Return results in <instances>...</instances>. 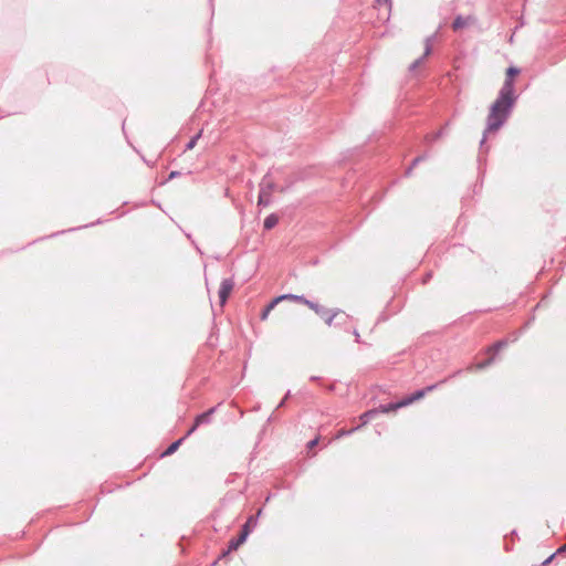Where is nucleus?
<instances>
[{
  "label": "nucleus",
  "mask_w": 566,
  "mask_h": 566,
  "mask_svg": "<svg viewBox=\"0 0 566 566\" xmlns=\"http://www.w3.org/2000/svg\"><path fill=\"white\" fill-rule=\"evenodd\" d=\"M520 70L516 67L507 69V77L505 78L497 98L493 102L490 107V112L486 118V127L483 132V138L480 143V147L483 148L486 137L489 134H495L509 119L513 106L516 101L514 94V81L513 76L518 74Z\"/></svg>",
  "instance_id": "obj_1"
},
{
  "label": "nucleus",
  "mask_w": 566,
  "mask_h": 566,
  "mask_svg": "<svg viewBox=\"0 0 566 566\" xmlns=\"http://www.w3.org/2000/svg\"><path fill=\"white\" fill-rule=\"evenodd\" d=\"M275 188V184L270 175H265L260 182V192L258 205L268 207L271 203V195Z\"/></svg>",
  "instance_id": "obj_2"
},
{
  "label": "nucleus",
  "mask_w": 566,
  "mask_h": 566,
  "mask_svg": "<svg viewBox=\"0 0 566 566\" xmlns=\"http://www.w3.org/2000/svg\"><path fill=\"white\" fill-rule=\"evenodd\" d=\"M308 308H311L312 311H314L317 315H319L321 317H323L325 319V323L328 325V326H332L334 324V319L342 315L344 316L345 318H347L348 316L342 312L340 310H328L322 305H319L318 303H315L313 302L312 304H308Z\"/></svg>",
  "instance_id": "obj_3"
},
{
  "label": "nucleus",
  "mask_w": 566,
  "mask_h": 566,
  "mask_svg": "<svg viewBox=\"0 0 566 566\" xmlns=\"http://www.w3.org/2000/svg\"><path fill=\"white\" fill-rule=\"evenodd\" d=\"M233 286H234V281L232 279H223L221 281L219 292H218L221 306H223L226 304L230 293L233 290Z\"/></svg>",
  "instance_id": "obj_4"
},
{
  "label": "nucleus",
  "mask_w": 566,
  "mask_h": 566,
  "mask_svg": "<svg viewBox=\"0 0 566 566\" xmlns=\"http://www.w3.org/2000/svg\"><path fill=\"white\" fill-rule=\"evenodd\" d=\"M437 387V385H431V386H428L427 388H423V389H420V390H417L416 392H413L412 395L403 398L402 400H400V405H410L419 399H421L422 397H424V395L431 390H433L434 388Z\"/></svg>",
  "instance_id": "obj_5"
},
{
  "label": "nucleus",
  "mask_w": 566,
  "mask_h": 566,
  "mask_svg": "<svg viewBox=\"0 0 566 566\" xmlns=\"http://www.w3.org/2000/svg\"><path fill=\"white\" fill-rule=\"evenodd\" d=\"M433 39V35L432 36H428L426 39V48H424V53L421 57L417 59L411 65H410V71H413L416 70L422 62L423 60L431 53V50H432V44H431V41Z\"/></svg>",
  "instance_id": "obj_6"
},
{
  "label": "nucleus",
  "mask_w": 566,
  "mask_h": 566,
  "mask_svg": "<svg viewBox=\"0 0 566 566\" xmlns=\"http://www.w3.org/2000/svg\"><path fill=\"white\" fill-rule=\"evenodd\" d=\"M216 407L210 408L208 411L198 415L195 419L196 426L208 424L211 422V416L214 413Z\"/></svg>",
  "instance_id": "obj_7"
},
{
  "label": "nucleus",
  "mask_w": 566,
  "mask_h": 566,
  "mask_svg": "<svg viewBox=\"0 0 566 566\" xmlns=\"http://www.w3.org/2000/svg\"><path fill=\"white\" fill-rule=\"evenodd\" d=\"M472 22V18L471 17H462V15H458L453 23H452V29L454 31H459L465 27H468L469 24H471Z\"/></svg>",
  "instance_id": "obj_8"
},
{
  "label": "nucleus",
  "mask_w": 566,
  "mask_h": 566,
  "mask_svg": "<svg viewBox=\"0 0 566 566\" xmlns=\"http://www.w3.org/2000/svg\"><path fill=\"white\" fill-rule=\"evenodd\" d=\"M245 541V534H239L238 537L230 539L227 553L237 551Z\"/></svg>",
  "instance_id": "obj_9"
},
{
  "label": "nucleus",
  "mask_w": 566,
  "mask_h": 566,
  "mask_svg": "<svg viewBox=\"0 0 566 566\" xmlns=\"http://www.w3.org/2000/svg\"><path fill=\"white\" fill-rule=\"evenodd\" d=\"M280 298L292 300L294 302L302 303V304L306 305L307 307H308V304L313 303V301L307 300L303 295L285 294V295L280 296Z\"/></svg>",
  "instance_id": "obj_10"
},
{
  "label": "nucleus",
  "mask_w": 566,
  "mask_h": 566,
  "mask_svg": "<svg viewBox=\"0 0 566 566\" xmlns=\"http://www.w3.org/2000/svg\"><path fill=\"white\" fill-rule=\"evenodd\" d=\"M279 222V217L274 213L269 214L264 220V229L271 230L273 229Z\"/></svg>",
  "instance_id": "obj_11"
},
{
  "label": "nucleus",
  "mask_w": 566,
  "mask_h": 566,
  "mask_svg": "<svg viewBox=\"0 0 566 566\" xmlns=\"http://www.w3.org/2000/svg\"><path fill=\"white\" fill-rule=\"evenodd\" d=\"M185 440V438H180L179 440L172 442L165 451L164 453L161 454V457H168V455H171L174 454L178 448L180 447V444L182 443V441Z\"/></svg>",
  "instance_id": "obj_12"
},
{
  "label": "nucleus",
  "mask_w": 566,
  "mask_h": 566,
  "mask_svg": "<svg viewBox=\"0 0 566 566\" xmlns=\"http://www.w3.org/2000/svg\"><path fill=\"white\" fill-rule=\"evenodd\" d=\"M282 301V298L276 297L274 300H272L266 306L265 308L263 310L262 314H261V319H266V317L269 316L270 312L275 307V305Z\"/></svg>",
  "instance_id": "obj_13"
},
{
  "label": "nucleus",
  "mask_w": 566,
  "mask_h": 566,
  "mask_svg": "<svg viewBox=\"0 0 566 566\" xmlns=\"http://www.w3.org/2000/svg\"><path fill=\"white\" fill-rule=\"evenodd\" d=\"M401 407H406V405H400V401L399 402H396V403H389V405H386V406H380V411L381 412H390V411H395Z\"/></svg>",
  "instance_id": "obj_14"
},
{
  "label": "nucleus",
  "mask_w": 566,
  "mask_h": 566,
  "mask_svg": "<svg viewBox=\"0 0 566 566\" xmlns=\"http://www.w3.org/2000/svg\"><path fill=\"white\" fill-rule=\"evenodd\" d=\"M377 413V410L373 409V410H368L366 412H364L361 416H360V419L363 421V423H367L368 421H370L374 416Z\"/></svg>",
  "instance_id": "obj_15"
},
{
  "label": "nucleus",
  "mask_w": 566,
  "mask_h": 566,
  "mask_svg": "<svg viewBox=\"0 0 566 566\" xmlns=\"http://www.w3.org/2000/svg\"><path fill=\"white\" fill-rule=\"evenodd\" d=\"M493 361V358H489L486 360H483L481 363H478L475 366H471L470 369H484L486 368L488 366H490Z\"/></svg>",
  "instance_id": "obj_16"
},
{
  "label": "nucleus",
  "mask_w": 566,
  "mask_h": 566,
  "mask_svg": "<svg viewBox=\"0 0 566 566\" xmlns=\"http://www.w3.org/2000/svg\"><path fill=\"white\" fill-rule=\"evenodd\" d=\"M200 136H201V132H200V133H198L196 136H193V137L188 142V144L186 145V149H187V150L192 149V148L196 146V144H197L198 139L200 138Z\"/></svg>",
  "instance_id": "obj_17"
},
{
  "label": "nucleus",
  "mask_w": 566,
  "mask_h": 566,
  "mask_svg": "<svg viewBox=\"0 0 566 566\" xmlns=\"http://www.w3.org/2000/svg\"><path fill=\"white\" fill-rule=\"evenodd\" d=\"M506 345V342L500 340L495 343L492 347H490L489 352L497 353L500 349H502Z\"/></svg>",
  "instance_id": "obj_18"
},
{
  "label": "nucleus",
  "mask_w": 566,
  "mask_h": 566,
  "mask_svg": "<svg viewBox=\"0 0 566 566\" xmlns=\"http://www.w3.org/2000/svg\"><path fill=\"white\" fill-rule=\"evenodd\" d=\"M443 134H444V130H443V129H441V130H439V132H437V133H434V134L427 135V136H426V139H427L428 142H434L436 139H438V138H439L440 136H442Z\"/></svg>",
  "instance_id": "obj_19"
},
{
  "label": "nucleus",
  "mask_w": 566,
  "mask_h": 566,
  "mask_svg": "<svg viewBox=\"0 0 566 566\" xmlns=\"http://www.w3.org/2000/svg\"><path fill=\"white\" fill-rule=\"evenodd\" d=\"M250 532H251V527H250L249 523H245L242 526L240 534H245V538H247L249 536Z\"/></svg>",
  "instance_id": "obj_20"
},
{
  "label": "nucleus",
  "mask_w": 566,
  "mask_h": 566,
  "mask_svg": "<svg viewBox=\"0 0 566 566\" xmlns=\"http://www.w3.org/2000/svg\"><path fill=\"white\" fill-rule=\"evenodd\" d=\"M423 159H424V157H423V156H419V157L415 158V159H413V161H412V166L407 170V175H409V174H410V171H411L412 167H415L418 163H420V161H421V160H423Z\"/></svg>",
  "instance_id": "obj_21"
},
{
  "label": "nucleus",
  "mask_w": 566,
  "mask_h": 566,
  "mask_svg": "<svg viewBox=\"0 0 566 566\" xmlns=\"http://www.w3.org/2000/svg\"><path fill=\"white\" fill-rule=\"evenodd\" d=\"M198 427H199V426H196V422H195V423L192 424V427H191V428H189V430L187 431V433H186V436H185L184 438H187V437H189L190 434H192V433L196 431V429H197Z\"/></svg>",
  "instance_id": "obj_22"
},
{
  "label": "nucleus",
  "mask_w": 566,
  "mask_h": 566,
  "mask_svg": "<svg viewBox=\"0 0 566 566\" xmlns=\"http://www.w3.org/2000/svg\"><path fill=\"white\" fill-rule=\"evenodd\" d=\"M245 523H249L250 527L256 524V517L250 516Z\"/></svg>",
  "instance_id": "obj_23"
},
{
  "label": "nucleus",
  "mask_w": 566,
  "mask_h": 566,
  "mask_svg": "<svg viewBox=\"0 0 566 566\" xmlns=\"http://www.w3.org/2000/svg\"><path fill=\"white\" fill-rule=\"evenodd\" d=\"M317 442H318V439H317V438H315V439L311 440V441L307 443V447H308L310 449H312V448H314V447L317 444Z\"/></svg>",
  "instance_id": "obj_24"
},
{
  "label": "nucleus",
  "mask_w": 566,
  "mask_h": 566,
  "mask_svg": "<svg viewBox=\"0 0 566 566\" xmlns=\"http://www.w3.org/2000/svg\"><path fill=\"white\" fill-rule=\"evenodd\" d=\"M354 430H355V429H352V430H349V431L342 430V431H339V433L337 434V438H340V437H343V436H345V434H348V433L353 432Z\"/></svg>",
  "instance_id": "obj_25"
},
{
  "label": "nucleus",
  "mask_w": 566,
  "mask_h": 566,
  "mask_svg": "<svg viewBox=\"0 0 566 566\" xmlns=\"http://www.w3.org/2000/svg\"><path fill=\"white\" fill-rule=\"evenodd\" d=\"M554 556H555V554L551 555L547 559H545V560L543 562V565H542V566H547V565L552 562V559L554 558Z\"/></svg>",
  "instance_id": "obj_26"
},
{
  "label": "nucleus",
  "mask_w": 566,
  "mask_h": 566,
  "mask_svg": "<svg viewBox=\"0 0 566 566\" xmlns=\"http://www.w3.org/2000/svg\"><path fill=\"white\" fill-rule=\"evenodd\" d=\"M178 175H179V172H178V171H171V172L169 174L168 179H174V178H176Z\"/></svg>",
  "instance_id": "obj_27"
},
{
  "label": "nucleus",
  "mask_w": 566,
  "mask_h": 566,
  "mask_svg": "<svg viewBox=\"0 0 566 566\" xmlns=\"http://www.w3.org/2000/svg\"><path fill=\"white\" fill-rule=\"evenodd\" d=\"M566 552V544L563 545L558 551L557 553H565Z\"/></svg>",
  "instance_id": "obj_28"
},
{
  "label": "nucleus",
  "mask_w": 566,
  "mask_h": 566,
  "mask_svg": "<svg viewBox=\"0 0 566 566\" xmlns=\"http://www.w3.org/2000/svg\"><path fill=\"white\" fill-rule=\"evenodd\" d=\"M290 392L286 394V396L284 397V399L280 402L279 407L283 406L285 400L287 399Z\"/></svg>",
  "instance_id": "obj_29"
},
{
  "label": "nucleus",
  "mask_w": 566,
  "mask_h": 566,
  "mask_svg": "<svg viewBox=\"0 0 566 566\" xmlns=\"http://www.w3.org/2000/svg\"><path fill=\"white\" fill-rule=\"evenodd\" d=\"M354 335L356 337V342H359V334H358V332L356 329L354 331Z\"/></svg>",
  "instance_id": "obj_30"
},
{
  "label": "nucleus",
  "mask_w": 566,
  "mask_h": 566,
  "mask_svg": "<svg viewBox=\"0 0 566 566\" xmlns=\"http://www.w3.org/2000/svg\"><path fill=\"white\" fill-rule=\"evenodd\" d=\"M378 3L382 2V0H377ZM389 0H384L385 3H387Z\"/></svg>",
  "instance_id": "obj_31"
},
{
  "label": "nucleus",
  "mask_w": 566,
  "mask_h": 566,
  "mask_svg": "<svg viewBox=\"0 0 566 566\" xmlns=\"http://www.w3.org/2000/svg\"><path fill=\"white\" fill-rule=\"evenodd\" d=\"M317 379H318V377H315V376L311 377V380H317Z\"/></svg>",
  "instance_id": "obj_32"
}]
</instances>
